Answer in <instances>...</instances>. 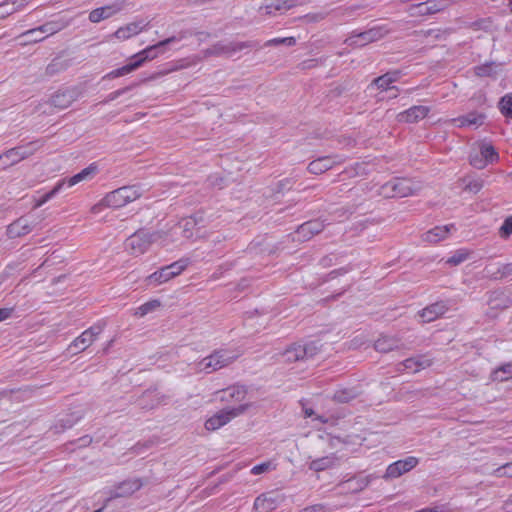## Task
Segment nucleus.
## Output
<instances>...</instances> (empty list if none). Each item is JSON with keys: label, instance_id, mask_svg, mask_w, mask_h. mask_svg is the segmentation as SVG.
I'll return each instance as SVG.
<instances>
[{"label": "nucleus", "instance_id": "1", "mask_svg": "<svg viewBox=\"0 0 512 512\" xmlns=\"http://www.w3.org/2000/svg\"><path fill=\"white\" fill-rule=\"evenodd\" d=\"M142 196V190L137 185L123 186L107 193L101 201L91 209L93 213L100 212L103 208L118 209L136 201Z\"/></svg>", "mask_w": 512, "mask_h": 512}, {"label": "nucleus", "instance_id": "2", "mask_svg": "<svg viewBox=\"0 0 512 512\" xmlns=\"http://www.w3.org/2000/svg\"><path fill=\"white\" fill-rule=\"evenodd\" d=\"M166 233L163 231L147 232L138 230L130 235L125 241V249L132 256H140L146 253L152 244L167 245Z\"/></svg>", "mask_w": 512, "mask_h": 512}, {"label": "nucleus", "instance_id": "3", "mask_svg": "<svg viewBox=\"0 0 512 512\" xmlns=\"http://www.w3.org/2000/svg\"><path fill=\"white\" fill-rule=\"evenodd\" d=\"M175 39V37H170L158 42L157 44L146 47L131 57L133 60L132 62L109 72L105 78L114 79L130 74L141 67L147 60L155 59L157 57V53H154L156 49L175 41Z\"/></svg>", "mask_w": 512, "mask_h": 512}, {"label": "nucleus", "instance_id": "4", "mask_svg": "<svg viewBox=\"0 0 512 512\" xmlns=\"http://www.w3.org/2000/svg\"><path fill=\"white\" fill-rule=\"evenodd\" d=\"M419 189L409 178H396L381 186L379 194L384 198H403L413 195Z\"/></svg>", "mask_w": 512, "mask_h": 512}, {"label": "nucleus", "instance_id": "5", "mask_svg": "<svg viewBox=\"0 0 512 512\" xmlns=\"http://www.w3.org/2000/svg\"><path fill=\"white\" fill-rule=\"evenodd\" d=\"M189 264L190 260L188 258L179 259L170 265L161 267L159 270L153 272L146 278V281L149 284L161 285L180 275L189 266Z\"/></svg>", "mask_w": 512, "mask_h": 512}, {"label": "nucleus", "instance_id": "6", "mask_svg": "<svg viewBox=\"0 0 512 512\" xmlns=\"http://www.w3.org/2000/svg\"><path fill=\"white\" fill-rule=\"evenodd\" d=\"M237 358L236 354H230L226 350H218L202 359L198 364L197 368L200 371H204L206 373L214 372L218 369H221L231 362H233Z\"/></svg>", "mask_w": 512, "mask_h": 512}, {"label": "nucleus", "instance_id": "7", "mask_svg": "<svg viewBox=\"0 0 512 512\" xmlns=\"http://www.w3.org/2000/svg\"><path fill=\"white\" fill-rule=\"evenodd\" d=\"M320 347L316 342L306 344H293L289 346L282 354L284 362H295L314 357L319 352Z\"/></svg>", "mask_w": 512, "mask_h": 512}, {"label": "nucleus", "instance_id": "8", "mask_svg": "<svg viewBox=\"0 0 512 512\" xmlns=\"http://www.w3.org/2000/svg\"><path fill=\"white\" fill-rule=\"evenodd\" d=\"M248 405H240L235 408L231 409H224L216 414L212 415L210 418H208L205 422V428L208 431H215L222 426L229 423L232 419L235 417L241 415L246 409Z\"/></svg>", "mask_w": 512, "mask_h": 512}, {"label": "nucleus", "instance_id": "9", "mask_svg": "<svg viewBox=\"0 0 512 512\" xmlns=\"http://www.w3.org/2000/svg\"><path fill=\"white\" fill-rule=\"evenodd\" d=\"M102 332V327L92 326L83 331L78 337H76L69 345L68 349L72 354H78L86 350Z\"/></svg>", "mask_w": 512, "mask_h": 512}, {"label": "nucleus", "instance_id": "10", "mask_svg": "<svg viewBox=\"0 0 512 512\" xmlns=\"http://www.w3.org/2000/svg\"><path fill=\"white\" fill-rule=\"evenodd\" d=\"M480 156L470 157V164L477 169H484L489 164L496 163L499 160L498 152L490 143L480 145Z\"/></svg>", "mask_w": 512, "mask_h": 512}, {"label": "nucleus", "instance_id": "11", "mask_svg": "<svg viewBox=\"0 0 512 512\" xmlns=\"http://www.w3.org/2000/svg\"><path fill=\"white\" fill-rule=\"evenodd\" d=\"M418 463V458L414 456H409L405 459L397 460L387 467L384 478H398L404 473L411 471L417 466Z\"/></svg>", "mask_w": 512, "mask_h": 512}, {"label": "nucleus", "instance_id": "12", "mask_svg": "<svg viewBox=\"0 0 512 512\" xmlns=\"http://www.w3.org/2000/svg\"><path fill=\"white\" fill-rule=\"evenodd\" d=\"M385 34H387V30L375 27L368 31L361 32L357 35L349 37L347 42H349V45L364 46L368 43L381 39Z\"/></svg>", "mask_w": 512, "mask_h": 512}, {"label": "nucleus", "instance_id": "13", "mask_svg": "<svg viewBox=\"0 0 512 512\" xmlns=\"http://www.w3.org/2000/svg\"><path fill=\"white\" fill-rule=\"evenodd\" d=\"M430 112V108L427 106L417 105L412 106L409 109L399 113L397 115V120L399 122L404 123H415L419 120L424 119L428 113Z\"/></svg>", "mask_w": 512, "mask_h": 512}, {"label": "nucleus", "instance_id": "14", "mask_svg": "<svg viewBox=\"0 0 512 512\" xmlns=\"http://www.w3.org/2000/svg\"><path fill=\"white\" fill-rule=\"evenodd\" d=\"M344 162V159L340 158L336 160L331 156L319 157L313 161H311L307 167L308 171L312 174L319 175L327 170L331 169L333 166Z\"/></svg>", "mask_w": 512, "mask_h": 512}, {"label": "nucleus", "instance_id": "15", "mask_svg": "<svg viewBox=\"0 0 512 512\" xmlns=\"http://www.w3.org/2000/svg\"><path fill=\"white\" fill-rule=\"evenodd\" d=\"M447 310L448 307L446 303L443 301H439L422 309L419 312V317L423 323H429L445 314Z\"/></svg>", "mask_w": 512, "mask_h": 512}, {"label": "nucleus", "instance_id": "16", "mask_svg": "<svg viewBox=\"0 0 512 512\" xmlns=\"http://www.w3.org/2000/svg\"><path fill=\"white\" fill-rule=\"evenodd\" d=\"M98 172V165L91 163L88 167L69 178H64L58 182H65V186L72 187L80 182L91 180Z\"/></svg>", "mask_w": 512, "mask_h": 512}, {"label": "nucleus", "instance_id": "17", "mask_svg": "<svg viewBox=\"0 0 512 512\" xmlns=\"http://www.w3.org/2000/svg\"><path fill=\"white\" fill-rule=\"evenodd\" d=\"M324 229L322 221L310 220L300 225L296 231L299 240H308Z\"/></svg>", "mask_w": 512, "mask_h": 512}, {"label": "nucleus", "instance_id": "18", "mask_svg": "<svg viewBox=\"0 0 512 512\" xmlns=\"http://www.w3.org/2000/svg\"><path fill=\"white\" fill-rule=\"evenodd\" d=\"M147 26L148 23H144L143 21L131 22L117 29L114 33V37L118 40L125 41L131 38L132 36L141 33Z\"/></svg>", "mask_w": 512, "mask_h": 512}, {"label": "nucleus", "instance_id": "19", "mask_svg": "<svg viewBox=\"0 0 512 512\" xmlns=\"http://www.w3.org/2000/svg\"><path fill=\"white\" fill-rule=\"evenodd\" d=\"M31 153V151H27V149L24 147H16L10 149L5 154L0 156V167L5 168L9 165H13L26 158Z\"/></svg>", "mask_w": 512, "mask_h": 512}, {"label": "nucleus", "instance_id": "20", "mask_svg": "<svg viewBox=\"0 0 512 512\" xmlns=\"http://www.w3.org/2000/svg\"><path fill=\"white\" fill-rule=\"evenodd\" d=\"M57 28H55L51 23L44 24L36 29H32L24 33L22 36L26 37L27 39L24 41V43L28 42H39L42 41L47 35H52L57 32Z\"/></svg>", "mask_w": 512, "mask_h": 512}, {"label": "nucleus", "instance_id": "21", "mask_svg": "<svg viewBox=\"0 0 512 512\" xmlns=\"http://www.w3.org/2000/svg\"><path fill=\"white\" fill-rule=\"evenodd\" d=\"M451 229H454V225H444V226H436L426 233L423 234L422 240L428 243H438L441 240H444L449 235Z\"/></svg>", "mask_w": 512, "mask_h": 512}, {"label": "nucleus", "instance_id": "22", "mask_svg": "<svg viewBox=\"0 0 512 512\" xmlns=\"http://www.w3.org/2000/svg\"><path fill=\"white\" fill-rule=\"evenodd\" d=\"M120 10V7L113 4V5H106L97 9H94L89 14V19L91 22L98 23L101 20L107 19L114 15L117 11Z\"/></svg>", "mask_w": 512, "mask_h": 512}, {"label": "nucleus", "instance_id": "23", "mask_svg": "<svg viewBox=\"0 0 512 512\" xmlns=\"http://www.w3.org/2000/svg\"><path fill=\"white\" fill-rule=\"evenodd\" d=\"M31 231V226L26 219L20 218L10 224L7 228V234L10 238L21 237Z\"/></svg>", "mask_w": 512, "mask_h": 512}, {"label": "nucleus", "instance_id": "24", "mask_svg": "<svg viewBox=\"0 0 512 512\" xmlns=\"http://www.w3.org/2000/svg\"><path fill=\"white\" fill-rule=\"evenodd\" d=\"M31 231V226L26 219L20 218L10 224L7 228V234L10 238L21 237Z\"/></svg>", "mask_w": 512, "mask_h": 512}, {"label": "nucleus", "instance_id": "25", "mask_svg": "<svg viewBox=\"0 0 512 512\" xmlns=\"http://www.w3.org/2000/svg\"><path fill=\"white\" fill-rule=\"evenodd\" d=\"M431 360L425 358L424 356L415 357V358H408L403 363L402 366L404 367V370L416 373L420 371L421 369H424L426 367H429L431 365Z\"/></svg>", "mask_w": 512, "mask_h": 512}, {"label": "nucleus", "instance_id": "26", "mask_svg": "<svg viewBox=\"0 0 512 512\" xmlns=\"http://www.w3.org/2000/svg\"><path fill=\"white\" fill-rule=\"evenodd\" d=\"M276 507V500L268 494H262L254 501V509L257 512H271L276 509Z\"/></svg>", "mask_w": 512, "mask_h": 512}, {"label": "nucleus", "instance_id": "27", "mask_svg": "<svg viewBox=\"0 0 512 512\" xmlns=\"http://www.w3.org/2000/svg\"><path fill=\"white\" fill-rule=\"evenodd\" d=\"M337 459L335 454L317 458L310 462L309 468L315 472H321L333 467Z\"/></svg>", "mask_w": 512, "mask_h": 512}, {"label": "nucleus", "instance_id": "28", "mask_svg": "<svg viewBox=\"0 0 512 512\" xmlns=\"http://www.w3.org/2000/svg\"><path fill=\"white\" fill-rule=\"evenodd\" d=\"M485 119V115L482 113L471 112L466 116L459 117L454 119L457 123L458 127H467V126H479L482 125Z\"/></svg>", "mask_w": 512, "mask_h": 512}, {"label": "nucleus", "instance_id": "29", "mask_svg": "<svg viewBox=\"0 0 512 512\" xmlns=\"http://www.w3.org/2000/svg\"><path fill=\"white\" fill-rule=\"evenodd\" d=\"M246 390L242 386L229 387L221 392V400L238 401L245 399Z\"/></svg>", "mask_w": 512, "mask_h": 512}, {"label": "nucleus", "instance_id": "30", "mask_svg": "<svg viewBox=\"0 0 512 512\" xmlns=\"http://www.w3.org/2000/svg\"><path fill=\"white\" fill-rule=\"evenodd\" d=\"M400 78L399 71L388 72L374 79L373 83L382 90L390 89V85Z\"/></svg>", "mask_w": 512, "mask_h": 512}, {"label": "nucleus", "instance_id": "31", "mask_svg": "<svg viewBox=\"0 0 512 512\" xmlns=\"http://www.w3.org/2000/svg\"><path fill=\"white\" fill-rule=\"evenodd\" d=\"M428 3L429 2H418L412 5L409 9L410 15L413 17L424 16L427 14H433L442 9L440 7H430L428 6Z\"/></svg>", "mask_w": 512, "mask_h": 512}, {"label": "nucleus", "instance_id": "32", "mask_svg": "<svg viewBox=\"0 0 512 512\" xmlns=\"http://www.w3.org/2000/svg\"><path fill=\"white\" fill-rule=\"evenodd\" d=\"M65 186V182H57L55 186L47 193L42 195L39 198L33 199V209H37L44 205L46 202H48L50 199H52L56 194H58L63 187Z\"/></svg>", "mask_w": 512, "mask_h": 512}, {"label": "nucleus", "instance_id": "33", "mask_svg": "<svg viewBox=\"0 0 512 512\" xmlns=\"http://www.w3.org/2000/svg\"><path fill=\"white\" fill-rule=\"evenodd\" d=\"M74 98L69 91L58 92L51 98V104L59 109L67 108L71 105Z\"/></svg>", "mask_w": 512, "mask_h": 512}, {"label": "nucleus", "instance_id": "34", "mask_svg": "<svg viewBox=\"0 0 512 512\" xmlns=\"http://www.w3.org/2000/svg\"><path fill=\"white\" fill-rule=\"evenodd\" d=\"M141 486H142V483L138 479L124 481L118 487L119 492H117L116 495L119 497L129 496V495L133 494L134 492H136L137 490H139L141 488Z\"/></svg>", "mask_w": 512, "mask_h": 512}, {"label": "nucleus", "instance_id": "35", "mask_svg": "<svg viewBox=\"0 0 512 512\" xmlns=\"http://www.w3.org/2000/svg\"><path fill=\"white\" fill-rule=\"evenodd\" d=\"M491 378L493 381L504 382L512 379V362L503 364L502 366L495 369Z\"/></svg>", "mask_w": 512, "mask_h": 512}, {"label": "nucleus", "instance_id": "36", "mask_svg": "<svg viewBox=\"0 0 512 512\" xmlns=\"http://www.w3.org/2000/svg\"><path fill=\"white\" fill-rule=\"evenodd\" d=\"M398 340L390 336H382L375 341L374 347L379 352H389L397 347Z\"/></svg>", "mask_w": 512, "mask_h": 512}, {"label": "nucleus", "instance_id": "37", "mask_svg": "<svg viewBox=\"0 0 512 512\" xmlns=\"http://www.w3.org/2000/svg\"><path fill=\"white\" fill-rule=\"evenodd\" d=\"M161 306V302L158 299H153L148 302H145L144 304L140 305L135 312L136 316L143 317L147 315L150 312L155 311Z\"/></svg>", "mask_w": 512, "mask_h": 512}, {"label": "nucleus", "instance_id": "38", "mask_svg": "<svg viewBox=\"0 0 512 512\" xmlns=\"http://www.w3.org/2000/svg\"><path fill=\"white\" fill-rule=\"evenodd\" d=\"M293 5H287V2H271L269 5L265 7H260L259 11L262 13L265 11V14L272 15L275 14L276 11H286L292 8Z\"/></svg>", "mask_w": 512, "mask_h": 512}, {"label": "nucleus", "instance_id": "39", "mask_svg": "<svg viewBox=\"0 0 512 512\" xmlns=\"http://www.w3.org/2000/svg\"><path fill=\"white\" fill-rule=\"evenodd\" d=\"M499 110L505 117H512V93L505 94L500 99Z\"/></svg>", "mask_w": 512, "mask_h": 512}, {"label": "nucleus", "instance_id": "40", "mask_svg": "<svg viewBox=\"0 0 512 512\" xmlns=\"http://www.w3.org/2000/svg\"><path fill=\"white\" fill-rule=\"evenodd\" d=\"M468 256L469 252L467 250L460 249L456 251V253L447 260V263L452 265H458L464 262L468 258Z\"/></svg>", "mask_w": 512, "mask_h": 512}, {"label": "nucleus", "instance_id": "41", "mask_svg": "<svg viewBox=\"0 0 512 512\" xmlns=\"http://www.w3.org/2000/svg\"><path fill=\"white\" fill-rule=\"evenodd\" d=\"M274 468H275V466L272 464L271 461L263 462L261 464L255 465L251 469V474H253V475H260V474L265 473V472H267L269 470H272Z\"/></svg>", "mask_w": 512, "mask_h": 512}, {"label": "nucleus", "instance_id": "42", "mask_svg": "<svg viewBox=\"0 0 512 512\" xmlns=\"http://www.w3.org/2000/svg\"><path fill=\"white\" fill-rule=\"evenodd\" d=\"M493 475L496 477H512V462L495 469Z\"/></svg>", "mask_w": 512, "mask_h": 512}, {"label": "nucleus", "instance_id": "43", "mask_svg": "<svg viewBox=\"0 0 512 512\" xmlns=\"http://www.w3.org/2000/svg\"><path fill=\"white\" fill-rule=\"evenodd\" d=\"M296 43V39L294 37H284V38H273L267 41L266 45H279L285 44L287 46H293Z\"/></svg>", "mask_w": 512, "mask_h": 512}, {"label": "nucleus", "instance_id": "44", "mask_svg": "<svg viewBox=\"0 0 512 512\" xmlns=\"http://www.w3.org/2000/svg\"><path fill=\"white\" fill-rule=\"evenodd\" d=\"M355 394L350 390H338L334 394V398L339 402H348L354 398Z\"/></svg>", "mask_w": 512, "mask_h": 512}, {"label": "nucleus", "instance_id": "45", "mask_svg": "<svg viewBox=\"0 0 512 512\" xmlns=\"http://www.w3.org/2000/svg\"><path fill=\"white\" fill-rule=\"evenodd\" d=\"M475 74L480 77L491 76L493 74V67L491 64H484L475 67Z\"/></svg>", "mask_w": 512, "mask_h": 512}, {"label": "nucleus", "instance_id": "46", "mask_svg": "<svg viewBox=\"0 0 512 512\" xmlns=\"http://www.w3.org/2000/svg\"><path fill=\"white\" fill-rule=\"evenodd\" d=\"M512 233V216L505 219L504 223L500 228V234L506 238Z\"/></svg>", "mask_w": 512, "mask_h": 512}, {"label": "nucleus", "instance_id": "47", "mask_svg": "<svg viewBox=\"0 0 512 512\" xmlns=\"http://www.w3.org/2000/svg\"><path fill=\"white\" fill-rule=\"evenodd\" d=\"M11 308H0V322L8 319L12 314Z\"/></svg>", "mask_w": 512, "mask_h": 512}, {"label": "nucleus", "instance_id": "48", "mask_svg": "<svg viewBox=\"0 0 512 512\" xmlns=\"http://www.w3.org/2000/svg\"><path fill=\"white\" fill-rule=\"evenodd\" d=\"M306 512H325V508L321 504L313 505L305 509Z\"/></svg>", "mask_w": 512, "mask_h": 512}, {"label": "nucleus", "instance_id": "49", "mask_svg": "<svg viewBox=\"0 0 512 512\" xmlns=\"http://www.w3.org/2000/svg\"><path fill=\"white\" fill-rule=\"evenodd\" d=\"M304 414L306 417H311L314 415V411L311 409V408H305L304 409Z\"/></svg>", "mask_w": 512, "mask_h": 512}, {"label": "nucleus", "instance_id": "50", "mask_svg": "<svg viewBox=\"0 0 512 512\" xmlns=\"http://www.w3.org/2000/svg\"><path fill=\"white\" fill-rule=\"evenodd\" d=\"M15 2H2L0 4V9H4L6 6H8L9 4H14Z\"/></svg>", "mask_w": 512, "mask_h": 512}, {"label": "nucleus", "instance_id": "51", "mask_svg": "<svg viewBox=\"0 0 512 512\" xmlns=\"http://www.w3.org/2000/svg\"><path fill=\"white\" fill-rule=\"evenodd\" d=\"M317 420L320 421L321 423H326L327 422V420L324 417H322V416H318Z\"/></svg>", "mask_w": 512, "mask_h": 512}, {"label": "nucleus", "instance_id": "52", "mask_svg": "<svg viewBox=\"0 0 512 512\" xmlns=\"http://www.w3.org/2000/svg\"><path fill=\"white\" fill-rule=\"evenodd\" d=\"M510 11L512 12V2H509Z\"/></svg>", "mask_w": 512, "mask_h": 512}, {"label": "nucleus", "instance_id": "53", "mask_svg": "<svg viewBox=\"0 0 512 512\" xmlns=\"http://www.w3.org/2000/svg\"><path fill=\"white\" fill-rule=\"evenodd\" d=\"M244 47V45H240L239 47H237V49H242Z\"/></svg>", "mask_w": 512, "mask_h": 512}, {"label": "nucleus", "instance_id": "54", "mask_svg": "<svg viewBox=\"0 0 512 512\" xmlns=\"http://www.w3.org/2000/svg\"><path fill=\"white\" fill-rule=\"evenodd\" d=\"M101 511H102V508H100V509H98V510H96L94 512H101Z\"/></svg>", "mask_w": 512, "mask_h": 512}, {"label": "nucleus", "instance_id": "55", "mask_svg": "<svg viewBox=\"0 0 512 512\" xmlns=\"http://www.w3.org/2000/svg\"><path fill=\"white\" fill-rule=\"evenodd\" d=\"M4 16V13L3 12H0V17H3Z\"/></svg>", "mask_w": 512, "mask_h": 512}]
</instances>
